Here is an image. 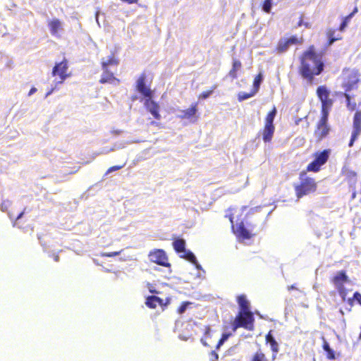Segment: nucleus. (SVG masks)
Segmentation results:
<instances>
[{
    "label": "nucleus",
    "mask_w": 361,
    "mask_h": 361,
    "mask_svg": "<svg viewBox=\"0 0 361 361\" xmlns=\"http://www.w3.org/2000/svg\"><path fill=\"white\" fill-rule=\"evenodd\" d=\"M298 72L301 77L309 83H312L314 78L324 71V64L314 45L308 47L300 56Z\"/></svg>",
    "instance_id": "f257e3e1"
},
{
    "label": "nucleus",
    "mask_w": 361,
    "mask_h": 361,
    "mask_svg": "<svg viewBox=\"0 0 361 361\" xmlns=\"http://www.w3.org/2000/svg\"><path fill=\"white\" fill-rule=\"evenodd\" d=\"M300 183L294 186L296 197L300 199L305 195L313 193L317 190V184L315 180L307 176L306 171L300 173Z\"/></svg>",
    "instance_id": "f03ea898"
},
{
    "label": "nucleus",
    "mask_w": 361,
    "mask_h": 361,
    "mask_svg": "<svg viewBox=\"0 0 361 361\" xmlns=\"http://www.w3.org/2000/svg\"><path fill=\"white\" fill-rule=\"evenodd\" d=\"M233 331L239 328H243L249 331L255 329V317L253 312H238L235 318L231 322Z\"/></svg>",
    "instance_id": "7ed1b4c3"
},
{
    "label": "nucleus",
    "mask_w": 361,
    "mask_h": 361,
    "mask_svg": "<svg viewBox=\"0 0 361 361\" xmlns=\"http://www.w3.org/2000/svg\"><path fill=\"white\" fill-rule=\"evenodd\" d=\"M331 283L338 290L339 293H347L349 291H352V288H348V286H352L353 283L346 274L345 270H341L337 271L330 280Z\"/></svg>",
    "instance_id": "20e7f679"
},
{
    "label": "nucleus",
    "mask_w": 361,
    "mask_h": 361,
    "mask_svg": "<svg viewBox=\"0 0 361 361\" xmlns=\"http://www.w3.org/2000/svg\"><path fill=\"white\" fill-rule=\"evenodd\" d=\"M317 96L321 102V114L329 115L334 104V99L330 97V91L326 85H320L316 90Z\"/></svg>",
    "instance_id": "39448f33"
},
{
    "label": "nucleus",
    "mask_w": 361,
    "mask_h": 361,
    "mask_svg": "<svg viewBox=\"0 0 361 361\" xmlns=\"http://www.w3.org/2000/svg\"><path fill=\"white\" fill-rule=\"evenodd\" d=\"M360 73L357 70H346L343 73L342 87L345 92L356 89L360 82Z\"/></svg>",
    "instance_id": "423d86ee"
},
{
    "label": "nucleus",
    "mask_w": 361,
    "mask_h": 361,
    "mask_svg": "<svg viewBox=\"0 0 361 361\" xmlns=\"http://www.w3.org/2000/svg\"><path fill=\"white\" fill-rule=\"evenodd\" d=\"M331 149H324L314 154V159L310 162L306 168V171L317 173L320 171L322 166L328 161Z\"/></svg>",
    "instance_id": "0eeeda50"
},
{
    "label": "nucleus",
    "mask_w": 361,
    "mask_h": 361,
    "mask_svg": "<svg viewBox=\"0 0 361 361\" xmlns=\"http://www.w3.org/2000/svg\"><path fill=\"white\" fill-rule=\"evenodd\" d=\"M304 42L302 37H298L297 35H291L288 37L281 38L275 48L277 54H283L286 52L290 46L301 45Z\"/></svg>",
    "instance_id": "6e6552de"
},
{
    "label": "nucleus",
    "mask_w": 361,
    "mask_h": 361,
    "mask_svg": "<svg viewBox=\"0 0 361 361\" xmlns=\"http://www.w3.org/2000/svg\"><path fill=\"white\" fill-rule=\"evenodd\" d=\"M329 115L321 114V117L317 123L314 134L317 141L324 139L330 132V127L328 125Z\"/></svg>",
    "instance_id": "1a4fd4ad"
},
{
    "label": "nucleus",
    "mask_w": 361,
    "mask_h": 361,
    "mask_svg": "<svg viewBox=\"0 0 361 361\" xmlns=\"http://www.w3.org/2000/svg\"><path fill=\"white\" fill-rule=\"evenodd\" d=\"M150 262L164 267H170L168 257L162 249H154L151 250L148 255Z\"/></svg>",
    "instance_id": "9d476101"
},
{
    "label": "nucleus",
    "mask_w": 361,
    "mask_h": 361,
    "mask_svg": "<svg viewBox=\"0 0 361 361\" xmlns=\"http://www.w3.org/2000/svg\"><path fill=\"white\" fill-rule=\"evenodd\" d=\"M68 63L66 59L59 63H56L52 69V75L59 76V80L58 83H63L64 80L70 76V73H68Z\"/></svg>",
    "instance_id": "9b49d317"
},
{
    "label": "nucleus",
    "mask_w": 361,
    "mask_h": 361,
    "mask_svg": "<svg viewBox=\"0 0 361 361\" xmlns=\"http://www.w3.org/2000/svg\"><path fill=\"white\" fill-rule=\"evenodd\" d=\"M361 134V111H356L353 119V131L348 143L350 147H353L355 140Z\"/></svg>",
    "instance_id": "f8f14e48"
},
{
    "label": "nucleus",
    "mask_w": 361,
    "mask_h": 361,
    "mask_svg": "<svg viewBox=\"0 0 361 361\" xmlns=\"http://www.w3.org/2000/svg\"><path fill=\"white\" fill-rule=\"evenodd\" d=\"M146 75L142 73L137 78L136 82V89L145 99L148 97H153V91L149 86L145 84Z\"/></svg>",
    "instance_id": "ddd939ff"
},
{
    "label": "nucleus",
    "mask_w": 361,
    "mask_h": 361,
    "mask_svg": "<svg viewBox=\"0 0 361 361\" xmlns=\"http://www.w3.org/2000/svg\"><path fill=\"white\" fill-rule=\"evenodd\" d=\"M144 105L145 109L156 120H161V116L160 114V106L157 102L152 99V97L146 98L144 102Z\"/></svg>",
    "instance_id": "4468645a"
},
{
    "label": "nucleus",
    "mask_w": 361,
    "mask_h": 361,
    "mask_svg": "<svg viewBox=\"0 0 361 361\" xmlns=\"http://www.w3.org/2000/svg\"><path fill=\"white\" fill-rule=\"evenodd\" d=\"M197 102L192 103L190 106L181 111V114L179 116L180 119H187L192 121V122L197 121L198 118L197 113Z\"/></svg>",
    "instance_id": "2eb2a0df"
},
{
    "label": "nucleus",
    "mask_w": 361,
    "mask_h": 361,
    "mask_svg": "<svg viewBox=\"0 0 361 361\" xmlns=\"http://www.w3.org/2000/svg\"><path fill=\"white\" fill-rule=\"evenodd\" d=\"M104 73H102L100 79H99V83L101 84H105V83H110V84H118L120 82V80L117 78H116L113 73L109 71L108 68L103 69Z\"/></svg>",
    "instance_id": "dca6fc26"
},
{
    "label": "nucleus",
    "mask_w": 361,
    "mask_h": 361,
    "mask_svg": "<svg viewBox=\"0 0 361 361\" xmlns=\"http://www.w3.org/2000/svg\"><path fill=\"white\" fill-rule=\"evenodd\" d=\"M169 299L166 300L165 303L163 302V300L158 298L155 295H151L147 297L146 300V305L150 308H156L157 306L165 307L169 303Z\"/></svg>",
    "instance_id": "f3484780"
},
{
    "label": "nucleus",
    "mask_w": 361,
    "mask_h": 361,
    "mask_svg": "<svg viewBox=\"0 0 361 361\" xmlns=\"http://www.w3.org/2000/svg\"><path fill=\"white\" fill-rule=\"evenodd\" d=\"M235 234L237 237L243 239L247 240L251 238L252 235L249 232L247 229L245 227L244 223L242 221L238 225H237L235 229L233 230Z\"/></svg>",
    "instance_id": "a211bd4d"
},
{
    "label": "nucleus",
    "mask_w": 361,
    "mask_h": 361,
    "mask_svg": "<svg viewBox=\"0 0 361 361\" xmlns=\"http://www.w3.org/2000/svg\"><path fill=\"white\" fill-rule=\"evenodd\" d=\"M237 302L239 305V311L242 312H252L250 303L245 295H240L237 298Z\"/></svg>",
    "instance_id": "6ab92c4d"
},
{
    "label": "nucleus",
    "mask_w": 361,
    "mask_h": 361,
    "mask_svg": "<svg viewBox=\"0 0 361 361\" xmlns=\"http://www.w3.org/2000/svg\"><path fill=\"white\" fill-rule=\"evenodd\" d=\"M274 131V126L264 125L263 129L261 131L262 140L264 142H270L271 141Z\"/></svg>",
    "instance_id": "aec40b11"
},
{
    "label": "nucleus",
    "mask_w": 361,
    "mask_h": 361,
    "mask_svg": "<svg viewBox=\"0 0 361 361\" xmlns=\"http://www.w3.org/2000/svg\"><path fill=\"white\" fill-rule=\"evenodd\" d=\"M322 348L326 352V358L329 360H334L336 358V352L330 347L329 342L324 337L322 338Z\"/></svg>",
    "instance_id": "412c9836"
},
{
    "label": "nucleus",
    "mask_w": 361,
    "mask_h": 361,
    "mask_svg": "<svg viewBox=\"0 0 361 361\" xmlns=\"http://www.w3.org/2000/svg\"><path fill=\"white\" fill-rule=\"evenodd\" d=\"M242 68V63L237 59H233L232 68L228 72V75L232 79H236L238 78V72Z\"/></svg>",
    "instance_id": "4be33fe9"
},
{
    "label": "nucleus",
    "mask_w": 361,
    "mask_h": 361,
    "mask_svg": "<svg viewBox=\"0 0 361 361\" xmlns=\"http://www.w3.org/2000/svg\"><path fill=\"white\" fill-rule=\"evenodd\" d=\"M49 28L52 35H56L59 30H61V23L57 18H54L48 23Z\"/></svg>",
    "instance_id": "5701e85b"
},
{
    "label": "nucleus",
    "mask_w": 361,
    "mask_h": 361,
    "mask_svg": "<svg viewBox=\"0 0 361 361\" xmlns=\"http://www.w3.org/2000/svg\"><path fill=\"white\" fill-rule=\"evenodd\" d=\"M336 30L332 28H329L326 32V35L328 39L327 45L330 46L334 42H335L337 40H340L342 39V37L341 35L336 36Z\"/></svg>",
    "instance_id": "b1692460"
},
{
    "label": "nucleus",
    "mask_w": 361,
    "mask_h": 361,
    "mask_svg": "<svg viewBox=\"0 0 361 361\" xmlns=\"http://www.w3.org/2000/svg\"><path fill=\"white\" fill-rule=\"evenodd\" d=\"M357 11H358L357 8L355 7L353 11L350 14H348L345 18H343V21L338 27L339 31L343 32L345 30V29L348 26L350 19L357 12Z\"/></svg>",
    "instance_id": "393cba45"
},
{
    "label": "nucleus",
    "mask_w": 361,
    "mask_h": 361,
    "mask_svg": "<svg viewBox=\"0 0 361 361\" xmlns=\"http://www.w3.org/2000/svg\"><path fill=\"white\" fill-rule=\"evenodd\" d=\"M173 247L175 251L178 253L185 252V241L180 238L176 239L173 242Z\"/></svg>",
    "instance_id": "a878e982"
},
{
    "label": "nucleus",
    "mask_w": 361,
    "mask_h": 361,
    "mask_svg": "<svg viewBox=\"0 0 361 361\" xmlns=\"http://www.w3.org/2000/svg\"><path fill=\"white\" fill-rule=\"evenodd\" d=\"M118 59H116L114 56V54H111L109 56L106 61H103L102 62V69H106L108 68L109 66L112 65H118Z\"/></svg>",
    "instance_id": "bb28decb"
},
{
    "label": "nucleus",
    "mask_w": 361,
    "mask_h": 361,
    "mask_svg": "<svg viewBox=\"0 0 361 361\" xmlns=\"http://www.w3.org/2000/svg\"><path fill=\"white\" fill-rule=\"evenodd\" d=\"M249 361H269V359L261 350H259L252 355Z\"/></svg>",
    "instance_id": "cd10ccee"
},
{
    "label": "nucleus",
    "mask_w": 361,
    "mask_h": 361,
    "mask_svg": "<svg viewBox=\"0 0 361 361\" xmlns=\"http://www.w3.org/2000/svg\"><path fill=\"white\" fill-rule=\"evenodd\" d=\"M276 109L275 106H274L273 109L266 116L264 125L274 126V120L276 115Z\"/></svg>",
    "instance_id": "c85d7f7f"
},
{
    "label": "nucleus",
    "mask_w": 361,
    "mask_h": 361,
    "mask_svg": "<svg viewBox=\"0 0 361 361\" xmlns=\"http://www.w3.org/2000/svg\"><path fill=\"white\" fill-rule=\"evenodd\" d=\"M263 80V74L262 73H259L255 78L253 81V87L252 90L256 93L258 92L259 89L260 84Z\"/></svg>",
    "instance_id": "c756f323"
},
{
    "label": "nucleus",
    "mask_w": 361,
    "mask_h": 361,
    "mask_svg": "<svg viewBox=\"0 0 361 361\" xmlns=\"http://www.w3.org/2000/svg\"><path fill=\"white\" fill-rule=\"evenodd\" d=\"M256 94L252 90L250 92H240L238 95V99L240 102L245 100L248 98L253 97Z\"/></svg>",
    "instance_id": "7c9ffc66"
},
{
    "label": "nucleus",
    "mask_w": 361,
    "mask_h": 361,
    "mask_svg": "<svg viewBox=\"0 0 361 361\" xmlns=\"http://www.w3.org/2000/svg\"><path fill=\"white\" fill-rule=\"evenodd\" d=\"M269 344H270L271 350L273 353L272 357H273V359H274L276 357V354L279 351V344L276 340L271 341V342Z\"/></svg>",
    "instance_id": "2f4dec72"
},
{
    "label": "nucleus",
    "mask_w": 361,
    "mask_h": 361,
    "mask_svg": "<svg viewBox=\"0 0 361 361\" xmlns=\"http://www.w3.org/2000/svg\"><path fill=\"white\" fill-rule=\"evenodd\" d=\"M192 305V302H183L178 307V308L177 309V312L180 314H182L183 313L185 312V311L186 310V309Z\"/></svg>",
    "instance_id": "473e14b6"
},
{
    "label": "nucleus",
    "mask_w": 361,
    "mask_h": 361,
    "mask_svg": "<svg viewBox=\"0 0 361 361\" xmlns=\"http://www.w3.org/2000/svg\"><path fill=\"white\" fill-rule=\"evenodd\" d=\"M272 0H264L262 3V9L264 12L269 13L271 8Z\"/></svg>",
    "instance_id": "72a5a7b5"
},
{
    "label": "nucleus",
    "mask_w": 361,
    "mask_h": 361,
    "mask_svg": "<svg viewBox=\"0 0 361 361\" xmlns=\"http://www.w3.org/2000/svg\"><path fill=\"white\" fill-rule=\"evenodd\" d=\"M343 96L345 97V98L346 99V104H347V107L353 111L355 109V106H356V104L355 103H353L352 105H351V103H350V94H348V92H344L343 94Z\"/></svg>",
    "instance_id": "f704fd0d"
},
{
    "label": "nucleus",
    "mask_w": 361,
    "mask_h": 361,
    "mask_svg": "<svg viewBox=\"0 0 361 361\" xmlns=\"http://www.w3.org/2000/svg\"><path fill=\"white\" fill-rule=\"evenodd\" d=\"M215 88H216V87L214 86L211 90L202 92L198 96V98L200 99H205L208 98L214 92V90Z\"/></svg>",
    "instance_id": "c9c22d12"
},
{
    "label": "nucleus",
    "mask_w": 361,
    "mask_h": 361,
    "mask_svg": "<svg viewBox=\"0 0 361 361\" xmlns=\"http://www.w3.org/2000/svg\"><path fill=\"white\" fill-rule=\"evenodd\" d=\"M183 257L188 260L189 262L194 264L196 263L197 262L195 256L190 251L185 252V255H183Z\"/></svg>",
    "instance_id": "e433bc0d"
},
{
    "label": "nucleus",
    "mask_w": 361,
    "mask_h": 361,
    "mask_svg": "<svg viewBox=\"0 0 361 361\" xmlns=\"http://www.w3.org/2000/svg\"><path fill=\"white\" fill-rule=\"evenodd\" d=\"M355 300H357V302L361 305V295H353V296L350 298L348 299V302L350 306L353 305V302Z\"/></svg>",
    "instance_id": "4c0bfd02"
},
{
    "label": "nucleus",
    "mask_w": 361,
    "mask_h": 361,
    "mask_svg": "<svg viewBox=\"0 0 361 361\" xmlns=\"http://www.w3.org/2000/svg\"><path fill=\"white\" fill-rule=\"evenodd\" d=\"M231 336V334H223L221 335V338L218 341L216 348L218 349L220 348L221 345L224 344V343L228 338V337Z\"/></svg>",
    "instance_id": "58836bf2"
},
{
    "label": "nucleus",
    "mask_w": 361,
    "mask_h": 361,
    "mask_svg": "<svg viewBox=\"0 0 361 361\" xmlns=\"http://www.w3.org/2000/svg\"><path fill=\"white\" fill-rule=\"evenodd\" d=\"M121 251L111 252H103L101 254L102 257H112L118 255Z\"/></svg>",
    "instance_id": "ea45409f"
},
{
    "label": "nucleus",
    "mask_w": 361,
    "mask_h": 361,
    "mask_svg": "<svg viewBox=\"0 0 361 361\" xmlns=\"http://www.w3.org/2000/svg\"><path fill=\"white\" fill-rule=\"evenodd\" d=\"M11 205V202L9 200L3 201L1 203V210L3 212H6L8 207Z\"/></svg>",
    "instance_id": "a19ab883"
},
{
    "label": "nucleus",
    "mask_w": 361,
    "mask_h": 361,
    "mask_svg": "<svg viewBox=\"0 0 361 361\" xmlns=\"http://www.w3.org/2000/svg\"><path fill=\"white\" fill-rule=\"evenodd\" d=\"M219 360L218 353L213 350L210 353V361H217Z\"/></svg>",
    "instance_id": "79ce46f5"
},
{
    "label": "nucleus",
    "mask_w": 361,
    "mask_h": 361,
    "mask_svg": "<svg viewBox=\"0 0 361 361\" xmlns=\"http://www.w3.org/2000/svg\"><path fill=\"white\" fill-rule=\"evenodd\" d=\"M123 167V165H121V166H111L110 168H109V169L107 170V173H111L113 171H118L121 169H122Z\"/></svg>",
    "instance_id": "37998d69"
},
{
    "label": "nucleus",
    "mask_w": 361,
    "mask_h": 361,
    "mask_svg": "<svg viewBox=\"0 0 361 361\" xmlns=\"http://www.w3.org/2000/svg\"><path fill=\"white\" fill-rule=\"evenodd\" d=\"M265 340H266V342L267 343H270L271 342V341H274L275 340V338H274V336L271 335V332H269L266 336H265Z\"/></svg>",
    "instance_id": "c03bdc74"
},
{
    "label": "nucleus",
    "mask_w": 361,
    "mask_h": 361,
    "mask_svg": "<svg viewBox=\"0 0 361 361\" xmlns=\"http://www.w3.org/2000/svg\"><path fill=\"white\" fill-rule=\"evenodd\" d=\"M123 133L121 130L119 129H112L111 130V133L114 135H119Z\"/></svg>",
    "instance_id": "a18cd8bd"
},
{
    "label": "nucleus",
    "mask_w": 361,
    "mask_h": 361,
    "mask_svg": "<svg viewBox=\"0 0 361 361\" xmlns=\"http://www.w3.org/2000/svg\"><path fill=\"white\" fill-rule=\"evenodd\" d=\"M148 288L151 293H159L157 291H156L154 287L152 285L148 284Z\"/></svg>",
    "instance_id": "49530a36"
},
{
    "label": "nucleus",
    "mask_w": 361,
    "mask_h": 361,
    "mask_svg": "<svg viewBox=\"0 0 361 361\" xmlns=\"http://www.w3.org/2000/svg\"><path fill=\"white\" fill-rule=\"evenodd\" d=\"M304 25L303 22V16L302 15L300 16L299 21L298 22L297 27H300Z\"/></svg>",
    "instance_id": "de8ad7c7"
},
{
    "label": "nucleus",
    "mask_w": 361,
    "mask_h": 361,
    "mask_svg": "<svg viewBox=\"0 0 361 361\" xmlns=\"http://www.w3.org/2000/svg\"><path fill=\"white\" fill-rule=\"evenodd\" d=\"M25 208L18 214V216L16 217V221L20 219L23 216V215L25 213Z\"/></svg>",
    "instance_id": "09e8293b"
},
{
    "label": "nucleus",
    "mask_w": 361,
    "mask_h": 361,
    "mask_svg": "<svg viewBox=\"0 0 361 361\" xmlns=\"http://www.w3.org/2000/svg\"><path fill=\"white\" fill-rule=\"evenodd\" d=\"M37 92V89L35 87H32L30 90V92L28 93V96H31L32 94L35 93Z\"/></svg>",
    "instance_id": "8fccbe9b"
},
{
    "label": "nucleus",
    "mask_w": 361,
    "mask_h": 361,
    "mask_svg": "<svg viewBox=\"0 0 361 361\" xmlns=\"http://www.w3.org/2000/svg\"><path fill=\"white\" fill-rule=\"evenodd\" d=\"M228 219H229V221H231V224H232V228L233 230H234V226H233V217L232 215H229L228 216Z\"/></svg>",
    "instance_id": "3c124183"
},
{
    "label": "nucleus",
    "mask_w": 361,
    "mask_h": 361,
    "mask_svg": "<svg viewBox=\"0 0 361 361\" xmlns=\"http://www.w3.org/2000/svg\"><path fill=\"white\" fill-rule=\"evenodd\" d=\"M150 125L158 126H159V123H157L156 121H151Z\"/></svg>",
    "instance_id": "603ef678"
},
{
    "label": "nucleus",
    "mask_w": 361,
    "mask_h": 361,
    "mask_svg": "<svg viewBox=\"0 0 361 361\" xmlns=\"http://www.w3.org/2000/svg\"><path fill=\"white\" fill-rule=\"evenodd\" d=\"M305 27L307 28H310V25L309 23H304V25Z\"/></svg>",
    "instance_id": "864d4df0"
},
{
    "label": "nucleus",
    "mask_w": 361,
    "mask_h": 361,
    "mask_svg": "<svg viewBox=\"0 0 361 361\" xmlns=\"http://www.w3.org/2000/svg\"><path fill=\"white\" fill-rule=\"evenodd\" d=\"M345 296H346V295H345V294L342 295V298H343V301H345Z\"/></svg>",
    "instance_id": "5fc2aeb1"
},
{
    "label": "nucleus",
    "mask_w": 361,
    "mask_h": 361,
    "mask_svg": "<svg viewBox=\"0 0 361 361\" xmlns=\"http://www.w3.org/2000/svg\"><path fill=\"white\" fill-rule=\"evenodd\" d=\"M53 92V90H51L49 92H47V95L50 94Z\"/></svg>",
    "instance_id": "6e6d98bb"
},
{
    "label": "nucleus",
    "mask_w": 361,
    "mask_h": 361,
    "mask_svg": "<svg viewBox=\"0 0 361 361\" xmlns=\"http://www.w3.org/2000/svg\"><path fill=\"white\" fill-rule=\"evenodd\" d=\"M352 197H353V198H355V192H353V193Z\"/></svg>",
    "instance_id": "4d7b16f0"
},
{
    "label": "nucleus",
    "mask_w": 361,
    "mask_h": 361,
    "mask_svg": "<svg viewBox=\"0 0 361 361\" xmlns=\"http://www.w3.org/2000/svg\"><path fill=\"white\" fill-rule=\"evenodd\" d=\"M58 258H59V257H58V256H56V257H55V259H56V260H58Z\"/></svg>",
    "instance_id": "13d9d810"
},
{
    "label": "nucleus",
    "mask_w": 361,
    "mask_h": 361,
    "mask_svg": "<svg viewBox=\"0 0 361 361\" xmlns=\"http://www.w3.org/2000/svg\"><path fill=\"white\" fill-rule=\"evenodd\" d=\"M360 202H361V199H360Z\"/></svg>",
    "instance_id": "bf43d9fd"
}]
</instances>
